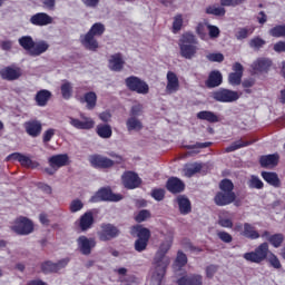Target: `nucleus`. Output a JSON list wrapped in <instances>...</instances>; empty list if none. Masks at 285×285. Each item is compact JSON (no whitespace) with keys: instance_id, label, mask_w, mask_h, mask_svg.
Wrapping results in <instances>:
<instances>
[{"instance_id":"obj_54","label":"nucleus","mask_w":285,"mask_h":285,"mask_svg":"<svg viewBox=\"0 0 285 285\" xmlns=\"http://www.w3.org/2000/svg\"><path fill=\"white\" fill-rule=\"evenodd\" d=\"M181 26H184V17L181 14H177L174 18V22H173L174 32H179V30H181Z\"/></svg>"},{"instance_id":"obj_10","label":"nucleus","mask_w":285,"mask_h":285,"mask_svg":"<svg viewBox=\"0 0 285 285\" xmlns=\"http://www.w3.org/2000/svg\"><path fill=\"white\" fill-rule=\"evenodd\" d=\"M98 233V237L101 242H110L119 235V229L112 224H102Z\"/></svg>"},{"instance_id":"obj_16","label":"nucleus","mask_w":285,"mask_h":285,"mask_svg":"<svg viewBox=\"0 0 285 285\" xmlns=\"http://www.w3.org/2000/svg\"><path fill=\"white\" fill-rule=\"evenodd\" d=\"M165 90L167 95H175V92H178L179 77H177V73L173 71L167 72V86Z\"/></svg>"},{"instance_id":"obj_50","label":"nucleus","mask_w":285,"mask_h":285,"mask_svg":"<svg viewBox=\"0 0 285 285\" xmlns=\"http://www.w3.org/2000/svg\"><path fill=\"white\" fill-rule=\"evenodd\" d=\"M246 0H219V3L223 8H237L242 6Z\"/></svg>"},{"instance_id":"obj_35","label":"nucleus","mask_w":285,"mask_h":285,"mask_svg":"<svg viewBox=\"0 0 285 285\" xmlns=\"http://www.w3.org/2000/svg\"><path fill=\"white\" fill-rule=\"evenodd\" d=\"M96 131L101 139H110L112 137V127L110 125H98Z\"/></svg>"},{"instance_id":"obj_42","label":"nucleus","mask_w":285,"mask_h":285,"mask_svg":"<svg viewBox=\"0 0 285 285\" xmlns=\"http://www.w3.org/2000/svg\"><path fill=\"white\" fill-rule=\"evenodd\" d=\"M254 253H256L258 259H261V262H264V259H266V257H268V243H262L255 250Z\"/></svg>"},{"instance_id":"obj_13","label":"nucleus","mask_w":285,"mask_h":285,"mask_svg":"<svg viewBox=\"0 0 285 285\" xmlns=\"http://www.w3.org/2000/svg\"><path fill=\"white\" fill-rule=\"evenodd\" d=\"M48 164L53 170H59V168H63V166L70 165V157L68 154L53 155L48 158Z\"/></svg>"},{"instance_id":"obj_5","label":"nucleus","mask_w":285,"mask_h":285,"mask_svg":"<svg viewBox=\"0 0 285 285\" xmlns=\"http://www.w3.org/2000/svg\"><path fill=\"white\" fill-rule=\"evenodd\" d=\"M125 83L129 90H132V92H137L138 95H148L150 91L148 83L135 76L127 78Z\"/></svg>"},{"instance_id":"obj_23","label":"nucleus","mask_w":285,"mask_h":285,"mask_svg":"<svg viewBox=\"0 0 285 285\" xmlns=\"http://www.w3.org/2000/svg\"><path fill=\"white\" fill-rule=\"evenodd\" d=\"M126 126L128 132H139L140 130H144V122H141V120L135 116H130L126 120Z\"/></svg>"},{"instance_id":"obj_31","label":"nucleus","mask_w":285,"mask_h":285,"mask_svg":"<svg viewBox=\"0 0 285 285\" xmlns=\"http://www.w3.org/2000/svg\"><path fill=\"white\" fill-rule=\"evenodd\" d=\"M207 88H217V86H222V72L212 71L206 81Z\"/></svg>"},{"instance_id":"obj_27","label":"nucleus","mask_w":285,"mask_h":285,"mask_svg":"<svg viewBox=\"0 0 285 285\" xmlns=\"http://www.w3.org/2000/svg\"><path fill=\"white\" fill-rule=\"evenodd\" d=\"M203 278L202 275H185L178 279V285H202Z\"/></svg>"},{"instance_id":"obj_7","label":"nucleus","mask_w":285,"mask_h":285,"mask_svg":"<svg viewBox=\"0 0 285 285\" xmlns=\"http://www.w3.org/2000/svg\"><path fill=\"white\" fill-rule=\"evenodd\" d=\"M68 121L76 130H92L95 128V119L83 115H80V118L70 116L68 117Z\"/></svg>"},{"instance_id":"obj_20","label":"nucleus","mask_w":285,"mask_h":285,"mask_svg":"<svg viewBox=\"0 0 285 285\" xmlns=\"http://www.w3.org/2000/svg\"><path fill=\"white\" fill-rule=\"evenodd\" d=\"M235 202V193L220 191L215 196V204L217 206H228Z\"/></svg>"},{"instance_id":"obj_63","label":"nucleus","mask_w":285,"mask_h":285,"mask_svg":"<svg viewBox=\"0 0 285 285\" xmlns=\"http://www.w3.org/2000/svg\"><path fill=\"white\" fill-rule=\"evenodd\" d=\"M207 28H208L209 37L212 39H217V37H219V28L213 24L207 26Z\"/></svg>"},{"instance_id":"obj_24","label":"nucleus","mask_w":285,"mask_h":285,"mask_svg":"<svg viewBox=\"0 0 285 285\" xmlns=\"http://www.w3.org/2000/svg\"><path fill=\"white\" fill-rule=\"evenodd\" d=\"M124 57L121 53H115L109 57V68L110 70H114L115 72H119V70H122L124 68Z\"/></svg>"},{"instance_id":"obj_11","label":"nucleus","mask_w":285,"mask_h":285,"mask_svg":"<svg viewBox=\"0 0 285 285\" xmlns=\"http://www.w3.org/2000/svg\"><path fill=\"white\" fill-rule=\"evenodd\" d=\"M77 246L81 255H90L92 253V248L97 246V240H95V238L80 236L77 238Z\"/></svg>"},{"instance_id":"obj_14","label":"nucleus","mask_w":285,"mask_h":285,"mask_svg":"<svg viewBox=\"0 0 285 285\" xmlns=\"http://www.w3.org/2000/svg\"><path fill=\"white\" fill-rule=\"evenodd\" d=\"M23 75V71L19 67H4L0 70V77L6 79L7 81H14L19 79Z\"/></svg>"},{"instance_id":"obj_60","label":"nucleus","mask_w":285,"mask_h":285,"mask_svg":"<svg viewBox=\"0 0 285 285\" xmlns=\"http://www.w3.org/2000/svg\"><path fill=\"white\" fill-rule=\"evenodd\" d=\"M166 195V191L164 189H154L151 193V197L156 199V202H161Z\"/></svg>"},{"instance_id":"obj_58","label":"nucleus","mask_w":285,"mask_h":285,"mask_svg":"<svg viewBox=\"0 0 285 285\" xmlns=\"http://www.w3.org/2000/svg\"><path fill=\"white\" fill-rule=\"evenodd\" d=\"M266 45V41L262 38H254L249 41L250 48L259 49Z\"/></svg>"},{"instance_id":"obj_47","label":"nucleus","mask_w":285,"mask_h":285,"mask_svg":"<svg viewBox=\"0 0 285 285\" xmlns=\"http://www.w3.org/2000/svg\"><path fill=\"white\" fill-rule=\"evenodd\" d=\"M19 164L23 166L24 168H37L39 166V163L32 161L28 156L21 154Z\"/></svg>"},{"instance_id":"obj_46","label":"nucleus","mask_w":285,"mask_h":285,"mask_svg":"<svg viewBox=\"0 0 285 285\" xmlns=\"http://www.w3.org/2000/svg\"><path fill=\"white\" fill-rule=\"evenodd\" d=\"M206 13L214 14L215 17H224L226 9H224V7L209 6L206 8Z\"/></svg>"},{"instance_id":"obj_19","label":"nucleus","mask_w":285,"mask_h":285,"mask_svg":"<svg viewBox=\"0 0 285 285\" xmlns=\"http://www.w3.org/2000/svg\"><path fill=\"white\" fill-rule=\"evenodd\" d=\"M80 43L83 48L92 52L97 51V48H99V42L95 39V36H91L89 32L80 37Z\"/></svg>"},{"instance_id":"obj_40","label":"nucleus","mask_w":285,"mask_h":285,"mask_svg":"<svg viewBox=\"0 0 285 285\" xmlns=\"http://www.w3.org/2000/svg\"><path fill=\"white\" fill-rule=\"evenodd\" d=\"M253 32H255V28L253 27L238 28L235 37L238 39V41H242V39H248Z\"/></svg>"},{"instance_id":"obj_33","label":"nucleus","mask_w":285,"mask_h":285,"mask_svg":"<svg viewBox=\"0 0 285 285\" xmlns=\"http://www.w3.org/2000/svg\"><path fill=\"white\" fill-rule=\"evenodd\" d=\"M80 101L82 104H87L88 110H92L95 106H97V94H95L94 91H89L85 94L83 98H81Z\"/></svg>"},{"instance_id":"obj_18","label":"nucleus","mask_w":285,"mask_h":285,"mask_svg":"<svg viewBox=\"0 0 285 285\" xmlns=\"http://www.w3.org/2000/svg\"><path fill=\"white\" fill-rule=\"evenodd\" d=\"M53 21L55 19H52V17H50L46 12L36 13L30 18V23H32V26L39 27L50 26V23H52Z\"/></svg>"},{"instance_id":"obj_51","label":"nucleus","mask_w":285,"mask_h":285,"mask_svg":"<svg viewBox=\"0 0 285 285\" xmlns=\"http://www.w3.org/2000/svg\"><path fill=\"white\" fill-rule=\"evenodd\" d=\"M42 271H45V273H58L59 272V265H57V263L46 262L42 265Z\"/></svg>"},{"instance_id":"obj_48","label":"nucleus","mask_w":285,"mask_h":285,"mask_svg":"<svg viewBox=\"0 0 285 285\" xmlns=\"http://www.w3.org/2000/svg\"><path fill=\"white\" fill-rule=\"evenodd\" d=\"M63 99H70L72 97V83L66 81L60 87Z\"/></svg>"},{"instance_id":"obj_38","label":"nucleus","mask_w":285,"mask_h":285,"mask_svg":"<svg viewBox=\"0 0 285 285\" xmlns=\"http://www.w3.org/2000/svg\"><path fill=\"white\" fill-rule=\"evenodd\" d=\"M18 43L23 48V50H27L28 53L32 51V47L35 46V40L30 36H22L19 38Z\"/></svg>"},{"instance_id":"obj_26","label":"nucleus","mask_w":285,"mask_h":285,"mask_svg":"<svg viewBox=\"0 0 285 285\" xmlns=\"http://www.w3.org/2000/svg\"><path fill=\"white\" fill-rule=\"evenodd\" d=\"M167 190H169V193H181L185 188L184 181H181V179L179 178H169L167 181Z\"/></svg>"},{"instance_id":"obj_3","label":"nucleus","mask_w":285,"mask_h":285,"mask_svg":"<svg viewBox=\"0 0 285 285\" xmlns=\"http://www.w3.org/2000/svg\"><path fill=\"white\" fill-rule=\"evenodd\" d=\"M132 235H137L138 239L135 242V250L137 253H144L148 248V242L150 240V229L137 225L132 228Z\"/></svg>"},{"instance_id":"obj_49","label":"nucleus","mask_w":285,"mask_h":285,"mask_svg":"<svg viewBox=\"0 0 285 285\" xmlns=\"http://www.w3.org/2000/svg\"><path fill=\"white\" fill-rule=\"evenodd\" d=\"M249 188H256V190H262L264 188V181L257 176H250L248 180Z\"/></svg>"},{"instance_id":"obj_1","label":"nucleus","mask_w":285,"mask_h":285,"mask_svg":"<svg viewBox=\"0 0 285 285\" xmlns=\"http://www.w3.org/2000/svg\"><path fill=\"white\" fill-rule=\"evenodd\" d=\"M171 247L173 233H169L167 238L160 244L154 258V269L151 272V282L154 285H161V279L166 275V266L170 264V258L166 255Z\"/></svg>"},{"instance_id":"obj_6","label":"nucleus","mask_w":285,"mask_h":285,"mask_svg":"<svg viewBox=\"0 0 285 285\" xmlns=\"http://www.w3.org/2000/svg\"><path fill=\"white\" fill-rule=\"evenodd\" d=\"M121 199H124L121 194H112V190L102 188L90 198V202L97 204V202H121Z\"/></svg>"},{"instance_id":"obj_59","label":"nucleus","mask_w":285,"mask_h":285,"mask_svg":"<svg viewBox=\"0 0 285 285\" xmlns=\"http://www.w3.org/2000/svg\"><path fill=\"white\" fill-rule=\"evenodd\" d=\"M217 237H219L222 242H225V244H230V242H233V236L227 232H218Z\"/></svg>"},{"instance_id":"obj_32","label":"nucleus","mask_w":285,"mask_h":285,"mask_svg":"<svg viewBox=\"0 0 285 285\" xmlns=\"http://www.w3.org/2000/svg\"><path fill=\"white\" fill-rule=\"evenodd\" d=\"M177 204L181 215H188L190 213V200L187 197L178 196Z\"/></svg>"},{"instance_id":"obj_15","label":"nucleus","mask_w":285,"mask_h":285,"mask_svg":"<svg viewBox=\"0 0 285 285\" xmlns=\"http://www.w3.org/2000/svg\"><path fill=\"white\" fill-rule=\"evenodd\" d=\"M89 161L94 168H112L115 166L112 159L99 155L90 156Z\"/></svg>"},{"instance_id":"obj_43","label":"nucleus","mask_w":285,"mask_h":285,"mask_svg":"<svg viewBox=\"0 0 285 285\" xmlns=\"http://www.w3.org/2000/svg\"><path fill=\"white\" fill-rule=\"evenodd\" d=\"M104 32H106V26H104L101 22H96L88 31V33L94 37H101Z\"/></svg>"},{"instance_id":"obj_45","label":"nucleus","mask_w":285,"mask_h":285,"mask_svg":"<svg viewBox=\"0 0 285 285\" xmlns=\"http://www.w3.org/2000/svg\"><path fill=\"white\" fill-rule=\"evenodd\" d=\"M271 37H276V39H285V24H278L269 30Z\"/></svg>"},{"instance_id":"obj_34","label":"nucleus","mask_w":285,"mask_h":285,"mask_svg":"<svg viewBox=\"0 0 285 285\" xmlns=\"http://www.w3.org/2000/svg\"><path fill=\"white\" fill-rule=\"evenodd\" d=\"M50 97H52V94L49 90L42 89L37 92L36 101L39 106L43 107L50 101Z\"/></svg>"},{"instance_id":"obj_52","label":"nucleus","mask_w":285,"mask_h":285,"mask_svg":"<svg viewBox=\"0 0 285 285\" xmlns=\"http://www.w3.org/2000/svg\"><path fill=\"white\" fill-rule=\"evenodd\" d=\"M218 224L222 228H233V218L228 216H219Z\"/></svg>"},{"instance_id":"obj_29","label":"nucleus","mask_w":285,"mask_h":285,"mask_svg":"<svg viewBox=\"0 0 285 285\" xmlns=\"http://www.w3.org/2000/svg\"><path fill=\"white\" fill-rule=\"evenodd\" d=\"M271 65H272L271 59L259 58L253 62L252 68L257 72H265V70H268L271 68Z\"/></svg>"},{"instance_id":"obj_39","label":"nucleus","mask_w":285,"mask_h":285,"mask_svg":"<svg viewBox=\"0 0 285 285\" xmlns=\"http://www.w3.org/2000/svg\"><path fill=\"white\" fill-rule=\"evenodd\" d=\"M197 118L203 119L204 121H209V124H217V121H219V117L213 111H199Z\"/></svg>"},{"instance_id":"obj_62","label":"nucleus","mask_w":285,"mask_h":285,"mask_svg":"<svg viewBox=\"0 0 285 285\" xmlns=\"http://www.w3.org/2000/svg\"><path fill=\"white\" fill-rule=\"evenodd\" d=\"M208 61H216L218 63H222L224 61V55L222 53H209L207 55Z\"/></svg>"},{"instance_id":"obj_25","label":"nucleus","mask_w":285,"mask_h":285,"mask_svg":"<svg viewBox=\"0 0 285 285\" xmlns=\"http://www.w3.org/2000/svg\"><path fill=\"white\" fill-rule=\"evenodd\" d=\"M26 132L30 137H39L41 135V122L37 120L28 121L24 124Z\"/></svg>"},{"instance_id":"obj_36","label":"nucleus","mask_w":285,"mask_h":285,"mask_svg":"<svg viewBox=\"0 0 285 285\" xmlns=\"http://www.w3.org/2000/svg\"><path fill=\"white\" fill-rule=\"evenodd\" d=\"M94 222H95V218L92 216V213L90 212L85 213L80 218L81 230H88V228L92 226Z\"/></svg>"},{"instance_id":"obj_30","label":"nucleus","mask_w":285,"mask_h":285,"mask_svg":"<svg viewBox=\"0 0 285 285\" xmlns=\"http://www.w3.org/2000/svg\"><path fill=\"white\" fill-rule=\"evenodd\" d=\"M259 161L263 168H273L277 166V163L279 161V156L277 155L262 156Z\"/></svg>"},{"instance_id":"obj_17","label":"nucleus","mask_w":285,"mask_h":285,"mask_svg":"<svg viewBox=\"0 0 285 285\" xmlns=\"http://www.w3.org/2000/svg\"><path fill=\"white\" fill-rule=\"evenodd\" d=\"M234 72L229 73L228 81L232 86H239L242 83V77H244V66L236 62L233 66Z\"/></svg>"},{"instance_id":"obj_64","label":"nucleus","mask_w":285,"mask_h":285,"mask_svg":"<svg viewBox=\"0 0 285 285\" xmlns=\"http://www.w3.org/2000/svg\"><path fill=\"white\" fill-rule=\"evenodd\" d=\"M275 52H285V41H278L274 45Z\"/></svg>"},{"instance_id":"obj_2","label":"nucleus","mask_w":285,"mask_h":285,"mask_svg":"<svg viewBox=\"0 0 285 285\" xmlns=\"http://www.w3.org/2000/svg\"><path fill=\"white\" fill-rule=\"evenodd\" d=\"M197 43L198 41L195 35L190 32L184 33L178 42L180 56L184 57V59H193L199 50V48H197Z\"/></svg>"},{"instance_id":"obj_57","label":"nucleus","mask_w":285,"mask_h":285,"mask_svg":"<svg viewBox=\"0 0 285 285\" xmlns=\"http://www.w3.org/2000/svg\"><path fill=\"white\" fill-rule=\"evenodd\" d=\"M69 208H70L71 213H79V210H81V208H83V203L79 199H75L71 202Z\"/></svg>"},{"instance_id":"obj_9","label":"nucleus","mask_w":285,"mask_h":285,"mask_svg":"<svg viewBox=\"0 0 285 285\" xmlns=\"http://www.w3.org/2000/svg\"><path fill=\"white\" fill-rule=\"evenodd\" d=\"M239 97H242V94L228 89H220L214 92V99L222 104H232L233 101H237Z\"/></svg>"},{"instance_id":"obj_12","label":"nucleus","mask_w":285,"mask_h":285,"mask_svg":"<svg viewBox=\"0 0 285 285\" xmlns=\"http://www.w3.org/2000/svg\"><path fill=\"white\" fill-rule=\"evenodd\" d=\"M122 184L125 188L132 190L135 188H139L141 186V178L135 171H126L121 176Z\"/></svg>"},{"instance_id":"obj_8","label":"nucleus","mask_w":285,"mask_h":285,"mask_svg":"<svg viewBox=\"0 0 285 285\" xmlns=\"http://www.w3.org/2000/svg\"><path fill=\"white\" fill-rule=\"evenodd\" d=\"M234 230L247 239H259L262 237L259 232H257L255 226H253L250 223H245L244 225H242V223H237L234 226Z\"/></svg>"},{"instance_id":"obj_56","label":"nucleus","mask_w":285,"mask_h":285,"mask_svg":"<svg viewBox=\"0 0 285 285\" xmlns=\"http://www.w3.org/2000/svg\"><path fill=\"white\" fill-rule=\"evenodd\" d=\"M243 257L246 259V262H252L253 264H262V261L258 258L256 252L245 253Z\"/></svg>"},{"instance_id":"obj_53","label":"nucleus","mask_w":285,"mask_h":285,"mask_svg":"<svg viewBox=\"0 0 285 285\" xmlns=\"http://www.w3.org/2000/svg\"><path fill=\"white\" fill-rule=\"evenodd\" d=\"M235 186L233 185V181L228 180V179H224L220 181L219 184V188L223 193H233V188Z\"/></svg>"},{"instance_id":"obj_37","label":"nucleus","mask_w":285,"mask_h":285,"mask_svg":"<svg viewBox=\"0 0 285 285\" xmlns=\"http://www.w3.org/2000/svg\"><path fill=\"white\" fill-rule=\"evenodd\" d=\"M202 170V164L199 163H194L186 165L185 168L183 169V173L185 177H193L194 175H197Z\"/></svg>"},{"instance_id":"obj_44","label":"nucleus","mask_w":285,"mask_h":285,"mask_svg":"<svg viewBox=\"0 0 285 285\" xmlns=\"http://www.w3.org/2000/svg\"><path fill=\"white\" fill-rule=\"evenodd\" d=\"M246 146H250V142L237 140L233 142L230 146L225 148V153H235V150H239V148H246Z\"/></svg>"},{"instance_id":"obj_21","label":"nucleus","mask_w":285,"mask_h":285,"mask_svg":"<svg viewBox=\"0 0 285 285\" xmlns=\"http://www.w3.org/2000/svg\"><path fill=\"white\" fill-rule=\"evenodd\" d=\"M261 237L263 239H266L267 242H269V244H272V246H274V248H279V246H282V244H284V236L282 234L271 235V232L265 230V232H263Z\"/></svg>"},{"instance_id":"obj_22","label":"nucleus","mask_w":285,"mask_h":285,"mask_svg":"<svg viewBox=\"0 0 285 285\" xmlns=\"http://www.w3.org/2000/svg\"><path fill=\"white\" fill-rule=\"evenodd\" d=\"M48 48H50V45L46 40L36 41L29 55L31 57H39L43 55V52H48Z\"/></svg>"},{"instance_id":"obj_55","label":"nucleus","mask_w":285,"mask_h":285,"mask_svg":"<svg viewBox=\"0 0 285 285\" xmlns=\"http://www.w3.org/2000/svg\"><path fill=\"white\" fill-rule=\"evenodd\" d=\"M136 222L141 224V222H146V219H150V212L148 209H142L135 216Z\"/></svg>"},{"instance_id":"obj_41","label":"nucleus","mask_w":285,"mask_h":285,"mask_svg":"<svg viewBox=\"0 0 285 285\" xmlns=\"http://www.w3.org/2000/svg\"><path fill=\"white\" fill-rule=\"evenodd\" d=\"M188 264V258L186 257V254L178 252L176 261L174 263V271H181L183 266H186Z\"/></svg>"},{"instance_id":"obj_28","label":"nucleus","mask_w":285,"mask_h":285,"mask_svg":"<svg viewBox=\"0 0 285 285\" xmlns=\"http://www.w3.org/2000/svg\"><path fill=\"white\" fill-rule=\"evenodd\" d=\"M262 177L267 184H269V186H273L274 188H279L282 186V180H279V176H277L276 173L263 171Z\"/></svg>"},{"instance_id":"obj_61","label":"nucleus","mask_w":285,"mask_h":285,"mask_svg":"<svg viewBox=\"0 0 285 285\" xmlns=\"http://www.w3.org/2000/svg\"><path fill=\"white\" fill-rule=\"evenodd\" d=\"M268 262L273 268H282V263L279 262V258L275 256V254H271Z\"/></svg>"},{"instance_id":"obj_4","label":"nucleus","mask_w":285,"mask_h":285,"mask_svg":"<svg viewBox=\"0 0 285 285\" xmlns=\"http://www.w3.org/2000/svg\"><path fill=\"white\" fill-rule=\"evenodd\" d=\"M11 230L17 235H30L35 233V223L28 217L20 216L13 220Z\"/></svg>"}]
</instances>
